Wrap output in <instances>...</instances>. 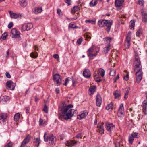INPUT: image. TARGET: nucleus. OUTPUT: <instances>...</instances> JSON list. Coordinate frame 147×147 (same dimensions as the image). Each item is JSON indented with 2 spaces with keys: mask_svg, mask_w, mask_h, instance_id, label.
<instances>
[{
  "mask_svg": "<svg viewBox=\"0 0 147 147\" xmlns=\"http://www.w3.org/2000/svg\"><path fill=\"white\" fill-rule=\"evenodd\" d=\"M73 107L71 104H69L67 106L62 104L61 105L59 108L61 111V114L59 117V119L61 121H63V119L67 120L70 119L73 116L75 111L73 109H70Z\"/></svg>",
  "mask_w": 147,
  "mask_h": 147,
  "instance_id": "1",
  "label": "nucleus"
},
{
  "mask_svg": "<svg viewBox=\"0 0 147 147\" xmlns=\"http://www.w3.org/2000/svg\"><path fill=\"white\" fill-rule=\"evenodd\" d=\"M134 65L135 67V71H136V70L142 69L141 62L138 55H135Z\"/></svg>",
  "mask_w": 147,
  "mask_h": 147,
  "instance_id": "2",
  "label": "nucleus"
},
{
  "mask_svg": "<svg viewBox=\"0 0 147 147\" xmlns=\"http://www.w3.org/2000/svg\"><path fill=\"white\" fill-rule=\"evenodd\" d=\"M94 51V49L93 46H92L91 47L89 48L87 51V55L89 57L90 59H93L94 57H95L97 54V53L99 52V50L96 51V52L94 53H93Z\"/></svg>",
  "mask_w": 147,
  "mask_h": 147,
  "instance_id": "3",
  "label": "nucleus"
},
{
  "mask_svg": "<svg viewBox=\"0 0 147 147\" xmlns=\"http://www.w3.org/2000/svg\"><path fill=\"white\" fill-rule=\"evenodd\" d=\"M53 80L55 85L59 86L62 83L61 77L58 74L54 75L53 76Z\"/></svg>",
  "mask_w": 147,
  "mask_h": 147,
  "instance_id": "4",
  "label": "nucleus"
},
{
  "mask_svg": "<svg viewBox=\"0 0 147 147\" xmlns=\"http://www.w3.org/2000/svg\"><path fill=\"white\" fill-rule=\"evenodd\" d=\"M131 32L129 31L127 35L125 41V45L127 49H129L130 45V42L131 38Z\"/></svg>",
  "mask_w": 147,
  "mask_h": 147,
  "instance_id": "5",
  "label": "nucleus"
},
{
  "mask_svg": "<svg viewBox=\"0 0 147 147\" xmlns=\"http://www.w3.org/2000/svg\"><path fill=\"white\" fill-rule=\"evenodd\" d=\"M135 72L136 81L138 83H139L142 78V76L143 74L142 69L136 70Z\"/></svg>",
  "mask_w": 147,
  "mask_h": 147,
  "instance_id": "6",
  "label": "nucleus"
},
{
  "mask_svg": "<svg viewBox=\"0 0 147 147\" xmlns=\"http://www.w3.org/2000/svg\"><path fill=\"white\" fill-rule=\"evenodd\" d=\"M118 116L121 118H123L124 115V107L123 104H121L119 107L117 113Z\"/></svg>",
  "mask_w": 147,
  "mask_h": 147,
  "instance_id": "7",
  "label": "nucleus"
},
{
  "mask_svg": "<svg viewBox=\"0 0 147 147\" xmlns=\"http://www.w3.org/2000/svg\"><path fill=\"white\" fill-rule=\"evenodd\" d=\"M106 22L105 24L104 27H105V29L108 32H110L111 26L112 25L113 21L112 20H106Z\"/></svg>",
  "mask_w": 147,
  "mask_h": 147,
  "instance_id": "8",
  "label": "nucleus"
},
{
  "mask_svg": "<svg viewBox=\"0 0 147 147\" xmlns=\"http://www.w3.org/2000/svg\"><path fill=\"white\" fill-rule=\"evenodd\" d=\"M6 85L7 89L13 90L14 89L15 86V84L12 81L9 80L7 82L6 84Z\"/></svg>",
  "mask_w": 147,
  "mask_h": 147,
  "instance_id": "9",
  "label": "nucleus"
},
{
  "mask_svg": "<svg viewBox=\"0 0 147 147\" xmlns=\"http://www.w3.org/2000/svg\"><path fill=\"white\" fill-rule=\"evenodd\" d=\"M30 136L28 134L22 142L20 147H26V144L29 142L30 141Z\"/></svg>",
  "mask_w": 147,
  "mask_h": 147,
  "instance_id": "10",
  "label": "nucleus"
},
{
  "mask_svg": "<svg viewBox=\"0 0 147 147\" xmlns=\"http://www.w3.org/2000/svg\"><path fill=\"white\" fill-rule=\"evenodd\" d=\"M33 26L31 23H28L24 25L22 27V30L23 31H28L33 28Z\"/></svg>",
  "mask_w": 147,
  "mask_h": 147,
  "instance_id": "11",
  "label": "nucleus"
},
{
  "mask_svg": "<svg viewBox=\"0 0 147 147\" xmlns=\"http://www.w3.org/2000/svg\"><path fill=\"white\" fill-rule=\"evenodd\" d=\"M88 111L87 110H85L77 116V119L81 120L86 117L88 115Z\"/></svg>",
  "mask_w": 147,
  "mask_h": 147,
  "instance_id": "12",
  "label": "nucleus"
},
{
  "mask_svg": "<svg viewBox=\"0 0 147 147\" xmlns=\"http://www.w3.org/2000/svg\"><path fill=\"white\" fill-rule=\"evenodd\" d=\"M11 37L13 38H16L18 36V31L16 28H13L11 29Z\"/></svg>",
  "mask_w": 147,
  "mask_h": 147,
  "instance_id": "13",
  "label": "nucleus"
},
{
  "mask_svg": "<svg viewBox=\"0 0 147 147\" xmlns=\"http://www.w3.org/2000/svg\"><path fill=\"white\" fill-rule=\"evenodd\" d=\"M106 128L107 130L110 132L113 130L115 128V126L112 123H105Z\"/></svg>",
  "mask_w": 147,
  "mask_h": 147,
  "instance_id": "14",
  "label": "nucleus"
},
{
  "mask_svg": "<svg viewBox=\"0 0 147 147\" xmlns=\"http://www.w3.org/2000/svg\"><path fill=\"white\" fill-rule=\"evenodd\" d=\"M103 123H99L98 124L97 126V131L101 134L104 133V130L103 126Z\"/></svg>",
  "mask_w": 147,
  "mask_h": 147,
  "instance_id": "15",
  "label": "nucleus"
},
{
  "mask_svg": "<svg viewBox=\"0 0 147 147\" xmlns=\"http://www.w3.org/2000/svg\"><path fill=\"white\" fill-rule=\"evenodd\" d=\"M96 103L97 106L100 107L102 102V98L100 95L98 94H97L96 96Z\"/></svg>",
  "mask_w": 147,
  "mask_h": 147,
  "instance_id": "16",
  "label": "nucleus"
},
{
  "mask_svg": "<svg viewBox=\"0 0 147 147\" xmlns=\"http://www.w3.org/2000/svg\"><path fill=\"white\" fill-rule=\"evenodd\" d=\"M83 76L87 78H89L91 76V73L90 71L88 69H86L83 71Z\"/></svg>",
  "mask_w": 147,
  "mask_h": 147,
  "instance_id": "17",
  "label": "nucleus"
},
{
  "mask_svg": "<svg viewBox=\"0 0 147 147\" xmlns=\"http://www.w3.org/2000/svg\"><path fill=\"white\" fill-rule=\"evenodd\" d=\"M78 142L75 140L67 141L66 142V145L68 146H72L76 145Z\"/></svg>",
  "mask_w": 147,
  "mask_h": 147,
  "instance_id": "18",
  "label": "nucleus"
},
{
  "mask_svg": "<svg viewBox=\"0 0 147 147\" xmlns=\"http://www.w3.org/2000/svg\"><path fill=\"white\" fill-rule=\"evenodd\" d=\"M106 20L101 19L98 22V24L99 27L102 28L104 27L105 24H106Z\"/></svg>",
  "mask_w": 147,
  "mask_h": 147,
  "instance_id": "19",
  "label": "nucleus"
},
{
  "mask_svg": "<svg viewBox=\"0 0 147 147\" xmlns=\"http://www.w3.org/2000/svg\"><path fill=\"white\" fill-rule=\"evenodd\" d=\"M124 0H115V5L117 7H119L121 6Z\"/></svg>",
  "mask_w": 147,
  "mask_h": 147,
  "instance_id": "20",
  "label": "nucleus"
},
{
  "mask_svg": "<svg viewBox=\"0 0 147 147\" xmlns=\"http://www.w3.org/2000/svg\"><path fill=\"white\" fill-rule=\"evenodd\" d=\"M7 117V115L5 113H1L0 114V123L4 122L5 121Z\"/></svg>",
  "mask_w": 147,
  "mask_h": 147,
  "instance_id": "21",
  "label": "nucleus"
},
{
  "mask_svg": "<svg viewBox=\"0 0 147 147\" xmlns=\"http://www.w3.org/2000/svg\"><path fill=\"white\" fill-rule=\"evenodd\" d=\"M142 17V21L144 23H146L147 22V14L143 12L142 11L141 12Z\"/></svg>",
  "mask_w": 147,
  "mask_h": 147,
  "instance_id": "22",
  "label": "nucleus"
},
{
  "mask_svg": "<svg viewBox=\"0 0 147 147\" xmlns=\"http://www.w3.org/2000/svg\"><path fill=\"white\" fill-rule=\"evenodd\" d=\"M113 108V103L112 102H111L107 106L106 109L109 111H111L112 110Z\"/></svg>",
  "mask_w": 147,
  "mask_h": 147,
  "instance_id": "23",
  "label": "nucleus"
},
{
  "mask_svg": "<svg viewBox=\"0 0 147 147\" xmlns=\"http://www.w3.org/2000/svg\"><path fill=\"white\" fill-rule=\"evenodd\" d=\"M20 3L21 6L25 7L27 5V3L26 0H20Z\"/></svg>",
  "mask_w": 147,
  "mask_h": 147,
  "instance_id": "24",
  "label": "nucleus"
},
{
  "mask_svg": "<svg viewBox=\"0 0 147 147\" xmlns=\"http://www.w3.org/2000/svg\"><path fill=\"white\" fill-rule=\"evenodd\" d=\"M9 12L11 18L16 19L18 17V15L16 13H13L10 11H9Z\"/></svg>",
  "mask_w": 147,
  "mask_h": 147,
  "instance_id": "25",
  "label": "nucleus"
},
{
  "mask_svg": "<svg viewBox=\"0 0 147 147\" xmlns=\"http://www.w3.org/2000/svg\"><path fill=\"white\" fill-rule=\"evenodd\" d=\"M49 141H51L50 142L51 144L53 143L54 141L56 140V138L54 136L53 134H51L49 135Z\"/></svg>",
  "mask_w": 147,
  "mask_h": 147,
  "instance_id": "26",
  "label": "nucleus"
},
{
  "mask_svg": "<svg viewBox=\"0 0 147 147\" xmlns=\"http://www.w3.org/2000/svg\"><path fill=\"white\" fill-rule=\"evenodd\" d=\"M42 11V9L41 7H38L35 8L34 13L36 14H38L40 13Z\"/></svg>",
  "mask_w": 147,
  "mask_h": 147,
  "instance_id": "27",
  "label": "nucleus"
},
{
  "mask_svg": "<svg viewBox=\"0 0 147 147\" xmlns=\"http://www.w3.org/2000/svg\"><path fill=\"white\" fill-rule=\"evenodd\" d=\"M40 140L39 138H34V143L36 146H38L40 143Z\"/></svg>",
  "mask_w": 147,
  "mask_h": 147,
  "instance_id": "28",
  "label": "nucleus"
},
{
  "mask_svg": "<svg viewBox=\"0 0 147 147\" xmlns=\"http://www.w3.org/2000/svg\"><path fill=\"white\" fill-rule=\"evenodd\" d=\"M111 45L110 43H108V44L104 48V52L105 53H107L108 51L110 49Z\"/></svg>",
  "mask_w": 147,
  "mask_h": 147,
  "instance_id": "29",
  "label": "nucleus"
},
{
  "mask_svg": "<svg viewBox=\"0 0 147 147\" xmlns=\"http://www.w3.org/2000/svg\"><path fill=\"white\" fill-rule=\"evenodd\" d=\"M80 10V8L78 6H74L71 10L72 13H75V12L78 11Z\"/></svg>",
  "mask_w": 147,
  "mask_h": 147,
  "instance_id": "30",
  "label": "nucleus"
},
{
  "mask_svg": "<svg viewBox=\"0 0 147 147\" xmlns=\"http://www.w3.org/2000/svg\"><path fill=\"white\" fill-rule=\"evenodd\" d=\"M30 56L32 58H36L38 57V53L36 52H32L30 55Z\"/></svg>",
  "mask_w": 147,
  "mask_h": 147,
  "instance_id": "31",
  "label": "nucleus"
},
{
  "mask_svg": "<svg viewBox=\"0 0 147 147\" xmlns=\"http://www.w3.org/2000/svg\"><path fill=\"white\" fill-rule=\"evenodd\" d=\"M97 3V0L92 1L90 3V6L91 7H93L96 5Z\"/></svg>",
  "mask_w": 147,
  "mask_h": 147,
  "instance_id": "32",
  "label": "nucleus"
},
{
  "mask_svg": "<svg viewBox=\"0 0 147 147\" xmlns=\"http://www.w3.org/2000/svg\"><path fill=\"white\" fill-rule=\"evenodd\" d=\"M113 94L115 98H118L121 95L119 92L118 91H115L114 93Z\"/></svg>",
  "mask_w": 147,
  "mask_h": 147,
  "instance_id": "33",
  "label": "nucleus"
},
{
  "mask_svg": "<svg viewBox=\"0 0 147 147\" xmlns=\"http://www.w3.org/2000/svg\"><path fill=\"white\" fill-rule=\"evenodd\" d=\"M96 87L94 86L93 87H90L89 89V91L91 92V94H93L95 91Z\"/></svg>",
  "mask_w": 147,
  "mask_h": 147,
  "instance_id": "34",
  "label": "nucleus"
},
{
  "mask_svg": "<svg viewBox=\"0 0 147 147\" xmlns=\"http://www.w3.org/2000/svg\"><path fill=\"white\" fill-rule=\"evenodd\" d=\"M98 71L102 77L103 78L105 75V70L102 68H100L99 69Z\"/></svg>",
  "mask_w": 147,
  "mask_h": 147,
  "instance_id": "35",
  "label": "nucleus"
},
{
  "mask_svg": "<svg viewBox=\"0 0 147 147\" xmlns=\"http://www.w3.org/2000/svg\"><path fill=\"white\" fill-rule=\"evenodd\" d=\"M85 22L86 23H90L92 24H95L96 22V20H85Z\"/></svg>",
  "mask_w": 147,
  "mask_h": 147,
  "instance_id": "36",
  "label": "nucleus"
},
{
  "mask_svg": "<svg viewBox=\"0 0 147 147\" xmlns=\"http://www.w3.org/2000/svg\"><path fill=\"white\" fill-rule=\"evenodd\" d=\"M134 140V138H133V137L131 135L129 136L128 137V141L129 143L130 144H132L133 143Z\"/></svg>",
  "mask_w": 147,
  "mask_h": 147,
  "instance_id": "37",
  "label": "nucleus"
},
{
  "mask_svg": "<svg viewBox=\"0 0 147 147\" xmlns=\"http://www.w3.org/2000/svg\"><path fill=\"white\" fill-rule=\"evenodd\" d=\"M127 90L125 94L124 98L127 99L128 98V95L130 89L129 87H127Z\"/></svg>",
  "mask_w": 147,
  "mask_h": 147,
  "instance_id": "38",
  "label": "nucleus"
},
{
  "mask_svg": "<svg viewBox=\"0 0 147 147\" xmlns=\"http://www.w3.org/2000/svg\"><path fill=\"white\" fill-rule=\"evenodd\" d=\"M130 25H129L131 29L134 28L135 26V21L134 20H132L130 22Z\"/></svg>",
  "mask_w": 147,
  "mask_h": 147,
  "instance_id": "39",
  "label": "nucleus"
},
{
  "mask_svg": "<svg viewBox=\"0 0 147 147\" xmlns=\"http://www.w3.org/2000/svg\"><path fill=\"white\" fill-rule=\"evenodd\" d=\"M131 135L134 138H138L139 137V135L138 133L133 132L131 134Z\"/></svg>",
  "mask_w": 147,
  "mask_h": 147,
  "instance_id": "40",
  "label": "nucleus"
},
{
  "mask_svg": "<svg viewBox=\"0 0 147 147\" xmlns=\"http://www.w3.org/2000/svg\"><path fill=\"white\" fill-rule=\"evenodd\" d=\"M109 74L112 76H114L115 74V71L114 69H110L109 70Z\"/></svg>",
  "mask_w": 147,
  "mask_h": 147,
  "instance_id": "41",
  "label": "nucleus"
},
{
  "mask_svg": "<svg viewBox=\"0 0 147 147\" xmlns=\"http://www.w3.org/2000/svg\"><path fill=\"white\" fill-rule=\"evenodd\" d=\"M84 37L86 38L85 40H89L91 38L90 34H86L84 35Z\"/></svg>",
  "mask_w": 147,
  "mask_h": 147,
  "instance_id": "42",
  "label": "nucleus"
},
{
  "mask_svg": "<svg viewBox=\"0 0 147 147\" xmlns=\"http://www.w3.org/2000/svg\"><path fill=\"white\" fill-rule=\"evenodd\" d=\"M47 135V133L46 132H45L44 133V140L45 142H47L49 140V136H46V135Z\"/></svg>",
  "mask_w": 147,
  "mask_h": 147,
  "instance_id": "43",
  "label": "nucleus"
},
{
  "mask_svg": "<svg viewBox=\"0 0 147 147\" xmlns=\"http://www.w3.org/2000/svg\"><path fill=\"white\" fill-rule=\"evenodd\" d=\"M71 79L72 81L73 86H75L77 83V81L76 80L74 79L73 77H72Z\"/></svg>",
  "mask_w": 147,
  "mask_h": 147,
  "instance_id": "44",
  "label": "nucleus"
},
{
  "mask_svg": "<svg viewBox=\"0 0 147 147\" xmlns=\"http://www.w3.org/2000/svg\"><path fill=\"white\" fill-rule=\"evenodd\" d=\"M143 108H147V100H144L143 102Z\"/></svg>",
  "mask_w": 147,
  "mask_h": 147,
  "instance_id": "45",
  "label": "nucleus"
},
{
  "mask_svg": "<svg viewBox=\"0 0 147 147\" xmlns=\"http://www.w3.org/2000/svg\"><path fill=\"white\" fill-rule=\"evenodd\" d=\"M14 119L15 121L16 122L18 120V113H17L14 115Z\"/></svg>",
  "mask_w": 147,
  "mask_h": 147,
  "instance_id": "46",
  "label": "nucleus"
},
{
  "mask_svg": "<svg viewBox=\"0 0 147 147\" xmlns=\"http://www.w3.org/2000/svg\"><path fill=\"white\" fill-rule=\"evenodd\" d=\"M8 34H7V33L5 32L2 35V38L3 40H5L7 37L8 36Z\"/></svg>",
  "mask_w": 147,
  "mask_h": 147,
  "instance_id": "47",
  "label": "nucleus"
},
{
  "mask_svg": "<svg viewBox=\"0 0 147 147\" xmlns=\"http://www.w3.org/2000/svg\"><path fill=\"white\" fill-rule=\"evenodd\" d=\"M95 81L98 83H99L102 80L100 79V77L98 76L95 78Z\"/></svg>",
  "mask_w": 147,
  "mask_h": 147,
  "instance_id": "48",
  "label": "nucleus"
},
{
  "mask_svg": "<svg viewBox=\"0 0 147 147\" xmlns=\"http://www.w3.org/2000/svg\"><path fill=\"white\" fill-rule=\"evenodd\" d=\"M138 4L141 6L143 5L144 3V1L143 0H138Z\"/></svg>",
  "mask_w": 147,
  "mask_h": 147,
  "instance_id": "49",
  "label": "nucleus"
},
{
  "mask_svg": "<svg viewBox=\"0 0 147 147\" xmlns=\"http://www.w3.org/2000/svg\"><path fill=\"white\" fill-rule=\"evenodd\" d=\"M82 39L83 38L82 37L80 38L77 40V44L79 45H80L82 41Z\"/></svg>",
  "mask_w": 147,
  "mask_h": 147,
  "instance_id": "50",
  "label": "nucleus"
},
{
  "mask_svg": "<svg viewBox=\"0 0 147 147\" xmlns=\"http://www.w3.org/2000/svg\"><path fill=\"white\" fill-rule=\"evenodd\" d=\"M69 27L74 28H76V26L74 25V24L72 23H71L69 24Z\"/></svg>",
  "mask_w": 147,
  "mask_h": 147,
  "instance_id": "51",
  "label": "nucleus"
},
{
  "mask_svg": "<svg viewBox=\"0 0 147 147\" xmlns=\"http://www.w3.org/2000/svg\"><path fill=\"white\" fill-rule=\"evenodd\" d=\"M43 111L45 113H47L48 112V108L46 105H45L43 109Z\"/></svg>",
  "mask_w": 147,
  "mask_h": 147,
  "instance_id": "52",
  "label": "nucleus"
},
{
  "mask_svg": "<svg viewBox=\"0 0 147 147\" xmlns=\"http://www.w3.org/2000/svg\"><path fill=\"white\" fill-rule=\"evenodd\" d=\"M69 81V78H66L65 79V82L63 84L64 85L66 86L67 85Z\"/></svg>",
  "mask_w": 147,
  "mask_h": 147,
  "instance_id": "53",
  "label": "nucleus"
},
{
  "mask_svg": "<svg viewBox=\"0 0 147 147\" xmlns=\"http://www.w3.org/2000/svg\"><path fill=\"white\" fill-rule=\"evenodd\" d=\"M111 39L112 38L111 37H107L104 38V39L105 40L107 41L108 42H110V41Z\"/></svg>",
  "mask_w": 147,
  "mask_h": 147,
  "instance_id": "54",
  "label": "nucleus"
},
{
  "mask_svg": "<svg viewBox=\"0 0 147 147\" xmlns=\"http://www.w3.org/2000/svg\"><path fill=\"white\" fill-rule=\"evenodd\" d=\"M12 142H10L5 145V147H12Z\"/></svg>",
  "mask_w": 147,
  "mask_h": 147,
  "instance_id": "55",
  "label": "nucleus"
},
{
  "mask_svg": "<svg viewBox=\"0 0 147 147\" xmlns=\"http://www.w3.org/2000/svg\"><path fill=\"white\" fill-rule=\"evenodd\" d=\"M141 30L139 29L136 32V35L137 36H140V35L142 34Z\"/></svg>",
  "mask_w": 147,
  "mask_h": 147,
  "instance_id": "56",
  "label": "nucleus"
},
{
  "mask_svg": "<svg viewBox=\"0 0 147 147\" xmlns=\"http://www.w3.org/2000/svg\"><path fill=\"white\" fill-rule=\"evenodd\" d=\"M13 23L11 22L8 25V27L9 29H11L13 27Z\"/></svg>",
  "mask_w": 147,
  "mask_h": 147,
  "instance_id": "57",
  "label": "nucleus"
},
{
  "mask_svg": "<svg viewBox=\"0 0 147 147\" xmlns=\"http://www.w3.org/2000/svg\"><path fill=\"white\" fill-rule=\"evenodd\" d=\"M53 57L55 59H59V57L58 54H56L53 55Z\"/></svg>",
  "mask_w": 147,
  "mask_h": 147,
  "instance_id": "58",
  "label": "nucleus"
},
{
  "mask_svg": "<svg viewBox=\"0 0 147 147\" xmlns=\"http://www.w3.org/2000/svg\"><path fill=\"white\" fill-rule=\"evenodd\" d=\"M5 75L7 77L9 78H11V76L9 73L8 72H6L5 74Z\"/></svg>",
  "mask_w": 147,
  "mask_h": 147,
  "instance_id": "59",
  "label": "nucleus"
},
{
  "mask_svg": "<svg viewBox=\"0 0 147 147\" xmlns=\"http://www.w3.org/2000/svg\"><path fill=\"white\" fill-rule=\"evenodd\" d=\"M123 79L125 81H127L129 79V76L128 74H127L126 76H125L123 77Z\"/></svg>",
  "mask_w": 147,
  "mask_h": 147,
  "instance_id": "60",
  "label": "nucleus"
},
{
  "mask_svg": "<svg viewBox=\"0 0 147 147\" xmlns=\"http://www.w3.org/2000/svg\"><path fill=\"white\" fill-rule=\"evenodd\" d=\"M121 143L119 142H116L115 147H121Z\"/></svg>",
  "mask_w": 147,
  "mask_h": 147,
  "instance_id": "61",
  "label": "nucleus"
},
{
  "mask_svg": "<svg viewBox=\"0 0 147 147\" xmlns=\"http://www.w3.org/2000/svg\"><path fill=\"white\" fill-rule=\"evenodd\" d=\"M70 1L71 0H65V2L68 4V6H69L71 4Z\"/></svg>",
  "mask_w": 147,
  "mask_h": 147,
  "instance_id": "62",
  "label": "nucleus"
},
{
  "mask_svg": "<svg viewBox=\"0 0 147 147\" xmlns=\"http://www.w3.org/2000/svg\"><path fill=\"white\" fill-rule=\"evenodd\" d=\"M119 78V75H118L115 78H113L114 82H116V81L117 80H118Z\"/></svg>",
  "mask_w": 147,
  "mask_h": 147,
  "instance_id": "63",
  "label": "nucleus"
},
{
  "mask_svg": "<svg viewBox=\"0 0 147 147\" xmlns=\"http://www.w3.org/2000/svg\"><path fill=\"white\" fill-rule=\"evenodd\" d=\"M143 112H144V114L147 115V108H143Z\"/></svg>",
  "mask_w": 147,
  "mask_h": 147,
  "instance_id": "64",
  "label": "nucleus"
}]
</instances>
